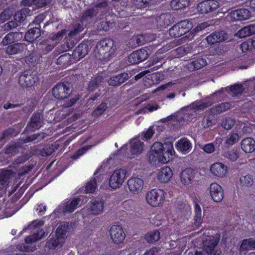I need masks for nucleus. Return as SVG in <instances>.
<instances>
[{"mask_svg":"<svg viewBox=\"0 0 255 255\" xmlns=\"http://www.w3.org/2000/svg\"><path fill=\"white\" fill-rule=\"evenodd\" d=\"M175 153L173 144L170 142L162 143L155 142L150 147L148 153L149 162L154 165L167 163L173 158Z\"/></svg>","mask_w":255,"mask_h":255,"instance_id":"obj_1","label":"nucleus"},{"mask_svg":"<svg viewBox=\"0 0 255 255\" xmlns=\"http://www.w3.org/2000/svg\"><path fill=\"white\" fill-rule=\"evenodd\" d=\"M96 48L99 54L104 59L109 60L117 53L116 42L112 38H105L97 44Z\"/></svg>","mask_w":255,"mask_h":255,"instance_id":"obj_2","label":"nucleus"},{"mask_svg":"<svg viewBox=\"0 0 255 255\" xmlns=\"http://www.w3.org/2000/svg\"><path fill=\"white\" fill-rule=\"evenodd\" d=\"M68 227V223H64L58 227L55 235H53L48 241V246L51 248L55 249L59 246H62L63 245Z\"/></svg>","mask_w":255,"mask_h":255,"instance_id":"obj_3","label":"nucleus"},{"mask_svg":"<svg viewBox=\"0 0 255 255\" xmlns=\"http://www.w3.org/2000/svg\"><path fill=\"white\" fill-rule=\"evenodd\" d=\"M38 80L37 71L28 69L21 73L18 79V83L23 88H29L34 86Z\"/></svg>","mask_w":255,"mask_h":255,"instance_id":"obj_4","label":"nucleus"},{"mask_svg":"<svg viewBox=\"0 0 255 255\" xmlns=\"http://www.w3.org/2000/svg\"><path fill=\"white\" fill-rule=\"evenodd\" d=\"M220 3L215 0H205L199 2L197 6L200 14H217L219 12Z\"/></svg>","mask_w":255,"mask_h":255,"instance_id":"obj_5","label":"nucleus"},{"mask_svg":"<svg viewBox=\"0 0 255 255\" xmlns=\"http://www.w3.org/2000/svg\"><path fill=\"white\" fill-rule=\"evenodd\" d=\"M72 85L68 82H61L57 83L52 89V95L57 99L67 98L71 93Z\"/></svg>","mask_w":255,"mask_h":255,"instance_id":"obj_6","label":"nucleus"},{"mask_svg":"<svg viewBox=\"0 0 255 255\" xmlns=\"http://www.w3.org/2000/svg\"><path fill=\"white\" fill-rule=\"evenodd\" d=\"M164 192L160 189H152L148 191L146 196L147 203L152 207H158L164 200Z\"/></svg>","mask_w":255,"mask_h":255,"instance_id":"obj_7","label":"nucleus"},{"mask_svg":"<svg viewBox=\"0 0 255 255\" xmlns=\"http://www.w3.org/2000/svg\"><path fill=\"white\" fill-rule=\"evenodd\" d=\"M221 239L220 234L209 236L203 242L204 250L208 255H216L217 250L215 249L218 245Z\"/></svg>","mask_w":255,"mask_h":255,"instance_id":"obj_8","label":"nucleus"},{"mask_svg":"<svg viewBox=\"0 0 255 255\" xmlns=\"http://www.w3.org/2000/svg\"><path fill=\"white\" fill-rule=\"evenodd\" d=\"M126 175V170L122 168L115 170L109 178L110 187L113 189L119 188L124 182Z\"/></svg>","mask_w":255,"mask_h":255,"instance_id":"obj_9","label":"nucleus"},{"mask_svg":"<svg viewBox=\"0 0 255 255\" xmlns=\"http://www.w3.org/2000/svg\"><path fill=\"white\" fill-rule=\"evenodd\" d=\"M109 233L111 238L115 244H120L125 239L126 234L123 228L120 225H112Z\"/></svg>","mask_w":255,"mask_h":255,"instance_id":"obj_10","label":"nucleus"},{"mask_svg":"<svg viewBox=\"0 0 255 255\" xmlns=\"http://www.w3.org/2000/svg\"><path fill=\"white\" fill-rule=\"evenodd\" d=\"M207 64L206 60L198 55H194L186 65V68L190 71L201 69Z\"/></svg>","mask_w":255,"mask_h":255,"instance_id":"obj_11","label":"nucleus"},{"mask_svg":"<svg viewBox=\"0 0 255 255\" xmlns=\"http://www.w3.org/2000/svg\"><path fill=\"white\" fill-rule=\"evenodd\" d=\"M148 57L147 51L141 48L132 52L128 56V61L130 64L134 65L144 61Z\"/></svg>","mask_w":255,"mask_h":255,"instance_id":"obj_12","label":"nucleus"},{"mask_svg":"<svg viewBox=\"0 0 255 255\" xmlns=\"http://www.w3.org/2000/svg\"><path fill=\"white\" fill-rule=\"evenodd\" d=\"M209 192L212 199L215 202H220L224 198V190L221 185L212 183L209 187Z\"/></svg>","mask_w":255,"mask_h":255,"instance_id":"obj_13","label":"nucleus"},{"mask_svg":"<svg viewBox=\"0 0 255 255\" xmlns=\"http://www.w3.org/2000/svg\"><path fill=\"white\" fill-rule=\"evenodd\" d=\"M85 198L83 196H78L67 202L63 207V211L65 213H73L78 207L83 204Z\"/></svg>","mask_w":255,"mask_h":255,"instance_id":"obj_14","label":"nucleus"},{"mask_svg":"<svg viewBox=\"0 0 255 255\" xmlns=\"http://www.w3.org/2000/svg\"><path fill=\"white\" fill-rule=\"evenodd\" d=\"M42 117L41 114L38 112H34L26 127L27 130L33 131L38 129L42 127Z\"/></svg>","mask_w":255,"mask_h":255,"instance_id":"obj_15","label":"nucleus"},{"mask_svg":"<svg viewBox=\"0 0 255 255\" xmlns=\"http://www.w3.org/2000/svg\"><path fill=\"white\" fill-rule=\"evenodd\" d=\"M27 50V45L24 43L15 42L5 48V53L9 56L22 53Z\"/></svg>","mask_w":255,"mask_h":255,"instance_id":"obj_16","label":"nucleus"},{"mask_svg":"<svg viewBox=\"0 0 255 255\" xmlns=\"http://www.w3.org/2000/svg\"><path fill=\"white\" fill-rule=\"evenodd\" d=\"M251 15L250 10L244 8L232 10L230 13V18L233 21L247 20L250 18Z\"/></svg>","mask_w":255,"mask_h":255,"instance_id":"obj_17","label":"nucleus"},{"mask_svg":"<svg viewBox=\"0 0 255 255\" xmlns=\"http://www.w3.org/2000/svg\"><path fill=\"white\" fill-rule=\"evenodd\" d=\"M143 180L137 177H131L128 181L129 191L133 194H138L141 191L143 186Z\"/></svg>","mask_w":255,"mask_h":255,"instance_id":"obj_18","label":"nucleus"},{"mask_svg":"<svg viewBox=\"0 0 255 255\" xmlns=\"http://www.w3.org/2000/svg\"><path fill=\"white\" fill-rule=\"evenodd\" d=\"M227 34L224 31H215L206 37L209 44L213 45L227 39Z\"/></svg>","mask_w":255,"mask_h":255,"instance_id":"obj_19","label":"nucleus"},{"mask_svg":"<svg viewBox=\"0 0 255 255\" xmlns=\"http://www.w3.org/2000/svg\"><path fill=\"white\" fill-rule=\"evenodd\" d=\"M211 172L215 176L223 177L227 173V166L221 162H215L210 167Z\"/></svg>","mask_w":255,"mask_h":255,"instance_id":"obj_20","label":"nucleus"},{"mask_svg":"<svg viewBox=\"0 0 255 255\" xmlns=\"http://www.w3.org/2000/svg\"><path fill=\"white\" fill-rule=\"evenodd\" d=\"M22 33L19 32H9L7 34L1 41L3 46H8L19 41L22 38Z\"/></svg>","mask_w":255,"mask_h":255,"instance_id":"obj_21","label":"nucleus"},{"mask_svg":"<svg viewBox=\"0 0 255 255\" xmlns=\"http://www.w3.org/2000/svg\"><path fill=\"white\" fill-rule=\"evenodd\" d=\"M129 78L128 74L124 72L110 78L108 83L110 86L117 87L124 83Z\"/></svg>","mask_w":255,"mask_h":255,"instance_id":"obj_22","label":"nucleus"},{"mask_svg":"<svg viewBox=\"0 0 255 255\" xmlns=\"http://www.w3.org/2000/svg\"><path fill=\"white\" fill-rule=\"evenodd\" d=\"M104 202L102 200H94L89 203V210L93 215H98L103 213Z\"/></svg>","mask_w":255,"mask_h":255,"instance_id":"obj_23","label":"nucleus"},{"mask_svg":"<svg viewBox=\"0 0 255 255\" xmlns=\"http://www.w3.org/2000/svg\"><path fill=\"white\" fill-rule=\"evenodd\" d=\"M172 176V170L168 166L162 167L157 173V178L161 183H167Z\"/></svg>","mask_w":255,"mask_h":255,"instance_id":"obj_24","label":"nucleus"},{"mask_svg":"<svg viewBox=\"0 0 255 255\" xmlns=\"http://www.w3.org/2000/svg\"><path fill=\"white\" fill-rule=\"evenodd\" d=\"M194 175L195 173L193 169L186 168L180 174L181 181L184 185H188L193 182Z\"/></svg>","mask_w":255,"mask_h":255,"instance_id":"obj_25","label":"nucleus"},{"mask_svg":"<svg viewBox=\"0 0 255 255\" xmlns=\"http://www.w3.org/2000/svg\"><path fill=\"white\" fill-rule=\"evenodd\" d=\"M15 173L11 169H2L0 171V185L8 186L10 179L13 177Z\"/></svg>","mask_w":255,"mask_h":255,"instance_id":"obj_26","label":"nucleus"},{"mask_svg":"<svg viewBox=\"0 0 255 255\" xmlns=\"http://www.w3.org/2000/svg\"><path fill=\"white\" fill-rule=\"evenodd\" d=\"M50 39L42 40L37 46L39 53L42 55H45L50 52L54 47V45L51 43Z\"/></svg>","mask_w":255,"mask_h":255,"instance_id":"obj_27","label":"nucleus"},{"mask_svg":"<svg viewBox=\"0 0 255 255\" xmlns=\"http://www.w3.org/2000/svg\"><path fill=\"white\" fill-rule=\"evenodd\" d=\"M241 148L246 153H252L255 150V140L252 137L244 138L241 142Z\"/></svg>","mask_w":255,"mask_h":255,"instance_id":"obj_28","label":"nucleus"},{"mask_svg":"<svg viewBox=\"0 0 255 255\" xmlns=\"http://www.w3.org/2000/svg\"><path fill=\"white\" fill-rule=\"evenodd\" d=\"M41 35L40 29L38 27H33L28 30L25 34L24 38L28 42L32 43Z\"/></svg>","mask_w":255,"mask_h":255,"instance_id":"obj_29","label":"nucleus"},{"mask_svg":"<svg viewBox=\"0 0 255 255\" xmlns=\"http://www.w3.org/2000/svg\"><path fill=\"white\" fill-rule=\"evenodd\" d=\"M191 143L187 138L180 139L176 145L177 150L183 154H186L191 149Z\"/></svg>","mask_w":255,"mask_h":255,"instance_id":"obj_30","label":"nucleus"},{"mask_svg":"<svg viewBox=\"0 0 255 255\" xmlns=\"http://www.w3.org/2000/svg\"><path fill=\"white\" fill-rule=\"evenodd\" d=\"M89 46L84 43H80L73 51V55L77 56L79 59L85 57L88 53Z\"/></svg>","mask_w":255,"mask_h":255,"instance_id":"obj_31","label":"nucleus"},{"mask_svg":"<svg viewBox=\"0 0 255 255\" xmlns=\"http://www.w3.org/2000/svg\"><path fill=\"white\" fill-rule=\"evenodd\" d=\"M231 105L228 102H224L215 105L214 107L210 109L211 114L213 115H217L222 112H225L230 109Z\"/></svg>","mask_w":255,"mask_h":255,"instance_id":"obj_32","label":"nucleus"},{"mask_svg":"<svg viewBox=\"0 0 255 255\" xmlns=\"http://www.w3.org/2000/svg\"><path fill=\"white\" fill-rule=\"evenodd\" d=\"M250 249L255 250V239L254 238L244 239L240 247L241 252L248 251Z\"/></svg>","mask_w":255,"mask_h":255,"instance_id":"obj_33","label":"nucleus"},{"mask_svg":"<svg viewBox=\"0 0 255 255\" xmlns=\"http://www.w3.org/2000/svg\"><path fill=\"white\" fill-rule=\"evenodd\" d=\"M156 20L160 26L166 27L172 22L173 16L169 13H163L157 18Z\"/></svg>","mask_w":255,"mask_h":255,"instance_id":"obj_34","label":"nucleus"},{"mask_svg":"<svg viewBox=\"0 0 255 255\" xmlns=\"http://www.w3.org/2000/svg\"><path fill=\"white\" fill-rule=\"evenodd\" d=\"M195 216L194 217V224L197 227L201 226L202 223V210L200 205L197 201H194Z\"/></svg>","mask_w":255,"mask_h":255,"instance_id":"obj_35","label":"nucleus"},{"mask_svg":"<svg viewBox=\"0 0 255 255\" xmlns=\"http://www.w3.org/2000/svg\"><path fill=\"white\" fill-rule=\"evenodd\" d=\"M144 143L139 140L132 142L130 147V151L132 155H137L142 153Z\"/></svg>","mask_w":255,"mask_h":255,"instance_id":"obj_36","label":"nucleus"},{"mask_svg":"<svg viewBox=\"0 0 255 255\" xmlns=\"http://www.w3.org/2000/svg\"><path fill=\"white\" fill-rule=\"evenodd\" d=\"M44 235L45 232L43 230H41L32 235L27 236L25 238L24 241L26 244L35 243L42 239L44 237Z\"/></svg>","mask_w":255,"mask_h":255,"instance_id":"obj_37","label":"nucleus"},{"mask_svg":"<svg viewBox=\"0 0 255 255\" xmlns=\"http://www.w3.org/2000/svg\"><path fill=\"white\" fill-rule=\"evenodd\" d=\"M177 24L183 35L189 32L193 28L192 22L187 19L182 20L177 23Z\"/></svg>","mask_w":255,"mask_h":255,"instance_id":"obj_38","label":"nucleus"},{"mask_svg":"<svg viewBox=\"0 0 255 255\" xmlns=\"http://www.w3.org/2000/svg\"><path fill=\"white\" fill-rule=\"evenodd\" d=\"M98 13H99V11H97V9L96 8L92 7L88 9L83 13L80 21L83 22L88 20L91 19Z\"/></svg>","mask_w":255,"mask_h":255,"instance_id":"obj_39","label":"nucleus"},{"mask_svg":"<svg viewBox=\"0 0 255 255\" xmlns=\"http://www.w3.org/2000/svg\"><path fill=\"white\" fill-rule=\"evenodd\" d=\"M102 175H100L99 176H96V178L95 177H93L92 179L88 182L86 186H85V191L87 193H93L95 192L96 189L97 187V180L100 178Z\"/></svg>","mask_w":255,"mask_h":255,"instance_id":"obj_40","label":"nucleus"},{"mask_svg":"<svg viewBox=\"0 0 255 255\" xmlns=\"http://www.w3.org/2000/svg\"><path fill=\"white\" fill-rule=\"evenodd\" d=\"M190 0H172L171 6L174 9L178 10L188 6Z\"/></svg>","mask_w":255,"mask_h":255,"instance_id":"obj_41","label":"nucleus"},{"mask_svg":"<svg viewBox=\"0 0 255 255\" xmlns=\"http://www.w3.org/2000/svg\"><path fill=\"white\" fill-rule=\"evenodd\" d=\"M20 145L18 142L9 144L4 148V153L8 156H12L18 152Z\"/></svg>","mask_w":255,"mask_h":255,"instance_id":"obj_42","label":"nucleus"},{"mask_svg":"<svg viewBox=\"0 0 255 255\" xmlns=\"http://www.w3.org/2000/svg\"><path fill=\"white\" fill-rule=\"evenodd\" d=\"M104 77L102 76H97L88 84V89L89 91H94L104 81Z\"/></svg>","mask_w":255,"mask_h":255,"instance_id":"obj_43","label":"nucleus"},{"mask_svg":"<svg viewBox=\"0 0 255 255\" xmlns=\"http://www.w3.org/2000/svg\"><path fill=\"white\" fill-rule=\"evenodd\" d=\"M222 155L225 158L231 161H235L239 158V153L234 149H232L224 151Z\"/></svg>","mask_w":255,"mask_h":255,"instance_id":"obj_44","label":"nucleus"},{"mask_svg":"<svg viewBox=\"0 0 255 255\" xmlns=\"http://www.w3.org/2000/svg\"><path fill=\"white\" fill-rule=\"evenodd\" d=\"M146 241L149 243H153L160 239V233L157 230H154L145 236Z\"/></svg>","mask_w":255,"mask_h":255,"instance_id":"obj_45","label":"nucleus"},{"mask_svg":"<svg viewBox=\"0 0 255 255\" xmlns=\"http://www.w3.org/2000/svg\"><path fill=\"white\" fill-rule=\"evenodd\" d=\"M107 104L104 102L100 104L92 112V115L94 117H99L101 116L107 109Z\"/></svg>","mask_w":255,"mask_h":255,"instance_id":"obj_46","label":"nucleus"},{"mask_svg":"<svg viewBox=\"0 0 255 255\" xmlns=\"http://www.w3.org/2000/svg\"><path fill=\"white\" fill-rule=\"evenodd\" d=\"M239 139V136L238 134L235 132H232L228 136L225 141V144L228 147L232 146L238 142Z\"/></svg>","mask_w":255,"mask_h":255,"instance_id":"obj_47","label":"nucleus"},{"mask_svg":"<svg viewBox=\"0 0 255 255\" xmlns=\"http://www.w3.org/2000/svg\"><path fill=\"white\" fill-rule=\"evenodd\" d=\"M228 89L235 95H238L242 94L243 92V87L242 84H235L230 86L229 87H226L225 90L227 91Z\"/></svg>","mask_w":255,"mask_h":255,"instance_id":"obj_48","label":"nucleus"},{"mask_svg":"<svg viewBox=\"0 0 255 255\" xmlns=\"http://www.w3.org/2000/svg\"><path fill=\"white\" fill-rule=\"evenodd\" d=\"M83 29L84 27L82 24L79 23H76L68 33V35L70 37H74L81 32Z\"/></svg>","mask_w":255,"mask_h":255,"instance_id":"obj_49","label":"nucleus"},{"mask_svg":"<svg viewBox=\"0 0 255 255\" xmlns=\"http://www.w3.org/2000/svg\"><path fill=\"white\" fill-rule=\"evenodd\" d=\"M216 119L213 116L209 115L205 117L202 120V124L204 128H208L215 125Z\"/></svg>","mask_w":255,"mask_h":255,"instance_id":"obj_50","label":"nucleus"},{"mask_svg":"<svg viewBox=\"0 0 255 255\" xmlns=\"http://www.w3.org/2000/svg\"><path fill=\"white\" fill-rule=\"evenodd\" d=\"M240 181L242 186L249 187L253 185L254 179L252 175H247L244 176H242L240 178Z\"/></svg>","mask_w":255,"mask_h":255,"instance_id":"obj_51","label":"nucleus"},{"mask_svg":"<svg viewBox=\"0 0 255 255\" xmlns=\"http://www.w3.org/2000/svg\"><path fill=\"white\" fill-rule=\"evenodd\" d=\"M169 34L173 38H177L183 35L177 23L169 29Z\"/></svg>","mask_w":255,"mask_h":255,"instance_id":"obj_52","label":"nucleus"},{"mask_svg":"<svg viewBox=\"0 0 255 255\" xmlns=\"http://www.w3.org/2000/svg\"><path fill=\"white\" fill-rule=\"evenodd\" d=\"M12 15V11L9 8L4 9L0 14V22H4L10 19Z\"/></svg>","mask_w":255,"mask_h":255,"instance_id":"obj_53","label":"nucleus"},{"mask_svg":"<svg viewBox=\"0 0 255 255\" xmlns=\"http://www.w3.org/2000/svg\"><path fill=\"white\" fill-rule=\"evenodd\" d=\"M46 136L45 133L43 132L37 133L28 136L25 138V142H31L38 139V141L41 140Z\"/></svg>","mask_w":255,"mask_h":255,"instance_id":"obj_54","label":"nucleus"},{"mask_svg":"<svg viewBox=\"0 0 255 255\" xmlns=\"http://www.w3.org/2000/svg\"><path fill=\"white\" fill-rule=\"evenodd\" d=\"M235 121L231 118H226L222 122V126L226 129H230L234 126Z\"/></svg>","mask_w":255,"mask_h":255,"instance_id":"obj_55","label":"nucleus"},{"mask_svg":"<svg viewBox=\"0 0 255 255\" xmlns=\"http://www.w3.org/2000/svg\"><path fill=\"white\" fill-rule=\"evenodd\" d=\"M162 79L163 75L161 74L158 72L153 73L151 75V80L152 82L150 84L159 83Z\"/></svg>","mask_w":255,"mask_h":255,"instance_id":"obj_56","label":"nucleus"},{"mask_svg":"<svg viewBox=\"0 0 255 255\" xmlns=\"http://www.w3.org/2000/svg\"><path fill=\"white\" fill-rule=\"evenodd\" d=\"M25 17V14L23 9L17 11L14 15V20L19 23L22 22Z\"/></svg>","mask_w":255,"mask_h":255,"instance_id":"obj_57","label":"nucleus"},{"mask_svg":"<svg viewBox=\"0 0 255 255\" xmlns=\"http://www.w3.org/2000/svg\"><path fill=\"white\" fill-rule=\"evenodd\" d=\"M202 149L205 152L208 154H211L214 152L215 146L214 143H209L205 144Z\"/></svg>","mask_w":255,"mask_h":255,"instance_id":"obj_58","label":"nucleus"},{"mask_svg":"<svg viewBox=\"0 0 255 255\" xmlns=\"http://www.w3.org/2000/svg\"><path fill=\"white\" fill-rule=\"evenodd\" d=\"M248 29H247V26H245L244 27L238 31L237 35L238 36L241 38H245L247 36H250L248 31Z\"/></svg>","mask_w":255,"mask_h":255,"instance_id":"obj_59","label":"nucleus"},{"mask_svg":"<svg viewBox=\"0 0 255 255\" xmlns=\"http://www.w3.org/2000/svg\"><path fill=\"white\" fill-rule=\"evenodd\" d=\"M240 49L243 52H246L248 50H252V47L250 44L249 39L247 41L243 42L240 45Z\"/></svg>","mask_w":255,"mask_h":255,"instance_id":"obj_60","label":"nucleus"},{"mask_svg":"<svg viewBox=\"0 0 255 255\" xmlns=\"http://www.w3.org/2000/svg\"><path fill=\"white\" fill-rule=\"evenodd\" d=\"M154 133V131L151 127H149L144 133L143 137L146 140L150 139Z\"/></svg>","mask_w":255,"mask_h":255,"instance_id":"obj_61","label":"nucleus"},{"mask_svg":"<svg viewBox=\"0 0 255 255\" xmlns=\"http://www.w3.org/2000/svg\"><path fill=\"white\" fill-rule=\"evenodd\" d=\"M108 6V3L106 1H103L97 3L94 7V8L97 9V11H99V13L102 11L100 9L106 8Z\"/></svg>","mask_w":255,"mask_h":255,"instance_id":"obj_62","label":"nucleus"},{"mask_svg":"<svg viewBox=\"0 0 255 255\" xmlns=\"http://www.w3.org/2000/svg\"><path fill=\"white\" fill-rule=\"evenodd\" d=\"M14 129L11 128H9L5 130L2 133V136L0 138L3 139L6 137H8L9 136H11L14 133Z\"/></svg>","mask_w":255,"mask_h":255,"instance_id":"obj_63","label":"nucleus"},{"mask_svg":"<svg viewBox=\"0 0 255 255\" xmlns=\"http://www.w3.org/2000/svg\"><path fill=\"white\" fill-rule=\"evenodd\" d=\"M23 2L27 5L37 4L40 7H43L46 4L45 2H42L41 4H39L37 0H23Z\"/></svg>","mask_w":255,"mask_h":255,"instance_id":"obj_64","label":"nucleus"}]
</instances>
